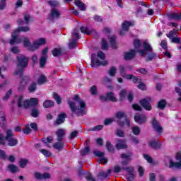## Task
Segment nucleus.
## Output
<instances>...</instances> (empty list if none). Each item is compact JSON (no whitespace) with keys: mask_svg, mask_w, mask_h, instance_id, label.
Segmentation results:
<instances>
[{"mask_svg":"<svg viewBox=\"0 0 181 181\" xmlns=\"http://www.w3.org/2000/svg\"><path fill=\"white\" fill-rule=\"evenodd\" d=\"M66 118H67V115H66V113H61L58 115L55 123L57 125H60V124H63L64 121H66Z\"/></svg>","mask_w":181,"mask_h":181,"instance_id":"nucleus-23","label":"nucleus"},{"mask_svg":"<svg viewBox=\"0 0 181 181\" xmlns=\"http://www.w3.org/2000/svg\"><path fill=\"white\" fill-rule=\"evenodd\" d=\"M53 98L55 100V101L57 102V103L62 104V98H60L59 95L57 93H55V92L53 93Z\"/></svg>","mask_w":181,"mask_h":181,"instance_id":"nucleus-49","label":"nucleus"},{"mask_svg":"<svg viewBox=\"0 0 181 181\" xmlns=\"http://www.w3.org/2000/svg\"><path fill=\"white\" fill-rule=\"evenodd\" d=\"M29 101L30 107H35V105H39V99L37 98H30Z\"/></svg>","mask_w":181,"mask_h":181,"instance_id":"nucleus-42","label":"nucleus"},{"mask_svg":"<svg viewBox=\"0 0 181 181\" xmlns=\"http://www.w3.org/2000/svg\"><path fill=\"white\" fill-rule=\"evenodd\" d=\"M23 132L26 135H29L32 132V129H30V126L29 124H26L25 127L23 129Z\"/></svg>","mask_w":181,"mask_h":181,"instance_id":"nucleus-50","label":"nucleus"},{"mask_svg":"<svg viewBox=\"0 0 181 181\" xmlns=\"http://www.w3.org/2000/svg\"><path fill=\"white\" fill-rule=\"evenodd\" d=\"M30 82V77L28 76H23L21 78V81L18 87V91H20V92L23 91V90L26 88V86H28V84H29Z\"/></svg>","mask_w":181,"mask_h":181,"instance_id":"nucleus-7","label":"nucleus"},{"mask_svg":"<svg viewBox=\"0 0 181 181\" xmlns=\"http://www.w3.org/2000/svg\"><path fill=\"white\" fill-rule=\"evenodd\" d=\"M143 47L144 49L138 50V52L139 54H141V56H146V53L145 52H152V46L148 43L147 40H144L143 42Z\"/></svg>","mask_w":181,"mask_h":181,"instance_id":"nucleus-9","label":"nucleus"},{"mask_svg":"<svg viewBox=\"0 0 181 181\" xmlns=\"http://www.w3.org/2000/svg\"><path fill=\"white\" fill-rule=\"evenodd\" d=\"M88 152H90V147L86 146L83 150L81 151V156H84L86 155H88Z\"/></svg>","mask_w":181,"mask_h":181,"instance_id":"nucleus-58","label":"nucleus"},{"mask_svg":"<svg viewBox=\"0 0 181 181\" xmlns=\"http://www.w3.org/2000/svg\"><path fill=\"white\" fill-rule=\"evenodd\" d=\"M135 178V175L134 173H129L126 175V179L128 181H132Z\"/></svg>","mask_w":181,"mask_h":181,"instance_id":"nucleus-63","label":"nucleus"},{"mask_svg":"<svg viewBox=\"0 0 181 181\" xmlns=\"http://www.w3.org/2000/svg\"><path fill=\"white\" fill-rule=\"evenodd\" d=\"M155 57H156V54H155L154 52H150V54H148V57H147V61L148 62H151V60H153V59H155Z\"/></svg>","mask_w":181,"mask_h":181,"instance_id":"nucleus-64","label":"nucleus"},{"mask_svg":"<svg viewBox=\"0 0 181 181\" xmlns=\"http://www.w3.org/2000/svg\"><path fill=\"white\" fill-rule=\"evenodd\" d=\"M17 104L20 108L21 107H24V108H29L30 107V102L28 100H23V96L22 95L18 97Z\"/></svg>","mask_w":181,"mask_h":181,"instance_id":"nucleus-12","label":"nucleus"},{"mask_svg":"<svg viewBox=\"0 0 181 181\" xmlns=\"http://www.w3.org/2000/svg\"><path fill=\"white\" fill-rule=\"evenodd\" d=\"M7 168L11 173H18L19 172V167L14 164H9Z\"/></svg>","mask_w":181,"mask_h":181,"instance_id":"nucleus-29","label":"nucleus"},{"mask_svg":"<svg viewBox=\"0 0 181 181\" xmlns=\"http://www.w3.org/2000/svg\"><path fill=\"white\" fill-rule=\"evenodd\" d=\"M177 33V30H173V31H170L168 34H167V37H169V39H173L175 36H176V33Z\"/></svg>","mask_w":181,"mask_h":181,"instance_id":"nucleus-53","label":"nucleus"},{"mask_svg":"<svg viewBox=\"0 0 181 181\" xmlns=\"http://www.w3.org/2000/svg\"><path fill=\"white\" fill-rule=\"evenodd\" d=\"M102 49L103 50H108V44L107 43V40H102Z\"/></svg>","mask_w":181,"mask_h":181,"instance_id":"nucleus-56","label":"nucleus"},{"mask_svg":"<svg viewBox=\"0 0 181 181\" xmlns=\"http://www.w3.org/2000/svg\"><path fill=\"white\" fill-rule=\"evenodd\" d=\"M116 148L117 149H127L128 145H127L125 140L119 139L117 141Z\"/></svg>","mask_w":181,"mask_h":181,"instance_id":"nucleus-21","label":"nucleus"},{"mask_svg":"<svg viewBox=\"0 0 181 181\" xmlns=\"http://www.w3.org/2000/svg\"><path fill=\"white\" fill-rule=\"evenodd\" d=\"M95 54H91V64L92 67H95V66H105L107 65V61L100 62V60L95 58Z\"/></svg>","mask_w":181,"mask_h":181,"instance_id":"nucleus-11","label":"nucleus"},{"mask_svg":"<svg viewBox=\"0 0 181 181\" xmlns=\"http://www.w3.org/2000/svg\"><path fill=\"white\" fill-rule=\"evenodd\" d=\"M80 30L81 33H86V35H95V37L98 36V34H97V31H95V30H89V28L87 27L82 26L80 28Z\"/></svg>","mask_w":181,"mask_h":181,"instance_id":"nucleus-15","label":"nucleus"},{"mask_svg":"<svg viewBox=\"0 0 181 181\" xmlns=\"http://www.w3.org/2000/svg\"><path fill=\"white\" fill-rule=\"evenodd\" d=\"M81 37L80 35H78V29L75 28L74 30V32L72 33V39H76V40H78Z\"/></svg>","mask_w":181,"mask_h":181,"instance_id":"nucleus-41","label":"nucleus"},{"mask_svg":"<svg viewBox=\"0 0 181 181\" xmlns=\"http://www.w3.org/2000/svg\"><path fill=\"white\" fill-rule=\"evenodd\" d=\"M116 74H117V68H115V66L110 67L108 71L109 76H110V77H114L115 76Z\"/></svg>","mask_w":181,"mask_h":181,"instance_id":"nucleus-44","label":"nucleus"},{"mask_svg":"<svg viewBox=\"0 0 181 181\" xmlns=\"http://www.w3.org/2000/svg\"><path fill=\"white\" fill-rule=\"evenodd\" d=\"M125 95H127V90L122 89L119 92L120 101H123L125 99Z\"/></svg>","mask_w":181,"mask_h":181,"instance_id":"nucleus-47","label":"nucleus"},{"mask_svg":"<svg viewBox=\"0 0 181 181\" xmlns=\"http://www.w3.org/2000/svg\"><path fill=\"white\" fill-rule=\"evenodd\" d=\"M134 57H135V50L134 49H132L124 54L125 60H131V59H134Z\"/></svg>","mask_w":181,"mask_h":181,"instance_id":"nucleus-28","label":"nucleus"},{"mask_svg":"<svg viewBox=\"0 0 181 181\" xmlns=\"http://www.w3.org/2000/svg\"><path fill=\"white\" fill-rule=\"evenodd\" d=\"M75 5H76V6H78V8H79V9H81V11H86V4L83 2H81V1L76 0Z\"/></svg>","mask_w":181,"mask_h":181,"instance_id":"nucleus-34","label":"nucleus"},{"mask_svg":"<svg viewBox=\"0 0 181 181\" xmlns=\"http://www.w3.org/2000/svg\"><path fill=\"white\" fill-rule=\"evenodd\" d=\"M20 39H22L21 42H23L24 47H28V50H30V47H32V43L30 42V39L28 37H23Z\"/></svg>","mask_w":181,"mask_h":181,"instance_id":"nucleus-26","label":"nucleus"},{"mask_svg":"<svg viewBox=\"0 0 181 181\" xmlns=\"http://www.w3.org/2000/svg\"><path fill=\"white\" fill-rule=\"evenodd\" d=\"M60 15H62V11L57 10L56 8H52L50 11V18L51 19H59Z\"/></svg>","mask_w":181,"mask_h":181,"instance_id":"nucleus-16","label":"nucleus"},{"mask_svg":"<svg viewBox=\"0 0 181 181\" xmlns=\"http://www.w3.org/2000/svg\"><path fill=\"white\" fill-rule=\"evenodd\" d=\"M0 159L3 160H6L8 159V156H6V153H5V151L0 150Z\"/></svg>","mask_w":181,"mask_h":181,"instance_id":"nucleus-60","label":"nucleus"},{"mask_svg":"<svg viewBox=\"0 0 181 181\" xmlns=\"http://www.w3.org/2000/svg\"><path fill=\"white\" fill-rule=\"evenodd\" d=\"M29 65V57L23 54L17 56V69L14 72V76H19L22 77L23 76V71Z\"/></svg>","mask_w":181,"mask_h":181,"instance_id":"nucleus-2","label":"nucleus"},{"mask_svg":"<svg viewBox=\"0 0 181 181\" xmlns=\"http://www.w3.org/2000/svg\"><path fill=\"white\" fill-rule=\"evenodd\" d=\"M107 100H110V101H113L114 103L117 102V98H115V95L112 92L107 93Z\"/></svg>","mask_w":181,"mask_h":181,"instance_id":"nucleus-40","label":"nucleus"},{"mask_svg":"<svg viewBox=\"0 0 181 181\" xmlns=\"http://www.w3.org/2000/svg\"><path fill=\"white\" fill-rule=\"evenodd\" d=\"M35 179H38L40 180H42L44 179H50V174L48 173H45L44 174H40V173H35Z\"/></svg>","mask_w":181,"mask_h":181,"instance_id":"nucleus-22","label":"nucleus"},{"mask_svg":"<svg viewBox=\"0 0 181 181\" xmlns=\"http://www.w3.org/2000/svg\"><path fill=\"white\" fill-rule=\"evenodd\" d=\"M55 134L57 135V141H63V137L66 136V130L64 129H59Z\"/></svg>","mask_w":181,"mask_h":181,"instance_id":"nucleus-19","label":"nucleus"},{"mask_svg":"<svg viewBox=\"0 0 181 181\" xmlns=\"http://www.w3.org/2000/svg\"><path fill=\"white\" fill-rule=\"evenodd\" d=\"M47 83V77L45 75H40L37 79V84L42 86V84H45Z\"/></svg>","mask_w":181,"mask_h":181,"instance_id":"nucleus-30","label":"nucleus"},{"mask_svg":"<svg viewBox=\"0 0 181 181\" xmlns=\"http://www.w3.org/2000/svg\"><path fill=\"white\" fill-rule=\"evenodd\" d=\"M77 135H78V132L74 131L69 134V139H71V140L74 139V138H76V136H77Z\"/></svg>","mask_w":181,"mask_h":181,"instance_id":"nucleus-62","label":"nucleus"},{"mask_svg":"<svg viewBox=\"0 0 181 181\" xmlns=\"http://www.w3.org/2000/svg\"><path fill=\"white\" fill-rule=\"evenodd\" d=\"M175 158L178 160L177 163L175 162L172 157H168L166 158V165L170 168V169H181V153H177Z\"/></svg>","mask_w":181,"mask_h":181,"instance_id":"nucleus-4","label":"nucleus"},{"mask_svg":"<svg viewBox=\"0 0 181 181\" xmlns=\"http://www.w3.org/2000/svg\"><path fill=\"white\" fill-rule=\"evenodd\" d=\"M111 170H107V173L101 171L97 175V177L98 179H107V177L111 175Z\"/></svg>","mask_w":181,"mask_h":181,"instance_id":"nucleus-27","label":"nucleus"},{"mask_svg":"<svg viewBox=\"0 0 181 181\" xmlns=\"http://www.w3.org/2000/svg\"><path fill=\"white\" fill-rule=\"evenodd\" d=\"M40 151L42 155H45L47 158H49V156H52V153L50 151L46 150V149H40Z\"/></svg>","mask_w":181,"mask_h":181,"instance_id":"nucleus-57","label":"nucleus"},{"mask_svg":"<svg viewBox=\"0 0 181 181\" xmlns=\"http://www.w3.org/2000/svg\"><path fill=\"white\" fill-rule=\"evenodd\" d=\"M46 60H47V58L45 57H42L40 59V67H45V64H46Z\"/></svg>","mask_w":181,"mask_h":181,"instance_id":"nucleus-59","label":"nucleus"},{"mask_svg":"<svg viewBox=\"0 0 181 181\" xmlns=\"http://www.w3.org/2000/svg\"><path fill=\"white\" fill-rule=\"evenodd\" d=\"M30 28L29 26H21L13 33H11V39L10 40V45H14L15 43H22V38H18L20 32H29Z\"/></svg>","mask_w":181,"mask_h":181,"instance_id":"nucleus-3","label":"nucleus"},{"mask_svg":"<svg viewBox=\"0 0 181 181\" xmlns=\"http://www.w3.org/2000/svg\"><path fill=\"white\" fill-rule=\"evenodd\" d=\"M76 45H77V40L72 38V40L69 41V49H74V47H76Z\"/></svg>","mask_w":181,"mask_h":181,"instance_id":"nucleus-48","label":"nucleus"},{"mask_svg":"<svg viewBox=\"0 0 181 181\" xmlns=\"http://www.w3.org/2000/svg\"><path fill=\"white\" fill-rule=\"evenodd\" d=\"M48 4L50 5V6H52V8H57V6H59V3L56 0H51L48 1Z\"/></svg>","mask_w":181,"mask_h":181,"instance_id":"nucleus-46","label":"nucleus"},{"mask_svg":"<svg viewBox=\"0 0 181 181\" xmlns=\"http://www.w3.org/2000/svg\"><path fill=\"white\" fill-rule=\"evenodd\" d=\"M158 107L160 108V110H163L165 107H166V100H161L160 102H158Z\"/></svg>","mask_w":181,"mask_h":181,"instance_id":"nucleus-51","label":"nucleus"},{"mask_svg":"<svg viewBox=\"0 0 181 181\" xmlns=\"http://www.w3.org/2000/svg\"><path fill=\"white\" fill-rule=\"evenodd\" d=\"M152 127L153 128V129H155V131H156V132H158L159 134L162 133L163 131V128L160 126V124H159V122H158V120L153 119L152 121Z\"/></svg>","mask_w":181,"mask_h":181,"instance_id":"nucleus-18","label":"nucleus"},{"mask_svg":"<svg viewBox=\"0 0 181 181\" xmlns=\"http://www.w3.org/2000/svg\"><path fill=\"white\" fill-rule=\"evenodd\" d=\"M54 149H57V151H63L64 149V142L63 141H57L53 144Z\"/></svg>","mask_w":181,"mask_h":181,"instance_id":"nucleus-25","label":"nucleus"},{"mask_svg":"<svg viewBox=\"0 0 181 181\" xmlns=\"http://www.w3.org/2000/svg\"><path fill=\"white\" fill-rule=\"evenodd\" d=\"M106 148L109 152H114V146L110 141L106 142Z\"/></svg>","mask_w":181,"mask_h":181,"instance_id":"nucleus-54","label":"nucleus"},{"mask_svg":"<svg viewBox=\"0 0 181 181\" xmlns=\"http://www.w3.org/2000/svg\"><path fill=\"white\" fill-rule=\"evenodd\" d=\"M28 163H29V160H28L26 158H21L18 162L20 168H26V165H28Z\"/></svg>","mask_w":181,"mask_h":181,"instance_id":"nucleus-37","label":"nucleus"},{"mask_svg":"<svg viewBox=\"0 0 181 181\" xmlns=\"http://www.w3.org/2000/svg\"><path fill=\"white\" fill-rule=\"evenodd\" d=\"M52 53L54 57H59V56H62V49L55 48L52 51Z\"/></svg>","mask_w":181,"mask_h":181,"instance_id":"nucleus-39","label":"nucleus"},{"mask_svg":"<svg viewBox=\"0 0 181 181\" xmlns=\"http://www.w3.org/2000/svg\"><path fill=\"white\" fill-rule=\"evenodd\" d=\"M134 120L137 124H145L146 122V116L144 115H134Z\"/></svg>","mask_w":181,"mask_h":181,"instance_id":"nucleus-17","label":"nucleus"},{"mask_svg":"<svg viewBox=\"0 0 181 181\" xmlns=\"http://www.w3.org/2000/svg\"><path fill=\"white\" fill-rule=\"evenodd\" d=\"M6 139L8 146H16V145H18V139L13 138V132L12 130H7Z\"/></svg>","mask_w":181,"mask_h":181,"instance_id":"nucleus-6","label":"nucleus"},{"mask_svg":"<svg viewBox=\"0 0 181 181\" xmlns=\"http://www.w3.org/2000/svg\"><path fill=\"white\" fill-rule=\"evenodd\" d=\"M43 45H46V40L45 38H40L35 41L33 45L30 47V52H35V50H37L40 46H43Z\"/></svg>","mask_w":181,"mask_h":181,"instance_id":"nucleus-8","label":"nucleus"},{"mask_svg":"<svg viewBox=\"0 0 181 181\" xmlns=\"http://www.w3.org/2000/svg\"><path fill=\"white\" fill-rule=\"evenodd\" d=\"M148 145L150 148H152V149H160L162 147V144H160V141L156 140L150 141Z\"/></svg>","mask_w":181,"mask_h":181,"instance_id":"nucleus-20","label":"nucleus"},{"mask_svg":"<svg viewBox=\"0 0 181 181\" xmlns=\"http://www.w3.org/2000/svg\"><path fill=\"white\" fill-rule=\"evenodd\" d=\"M24 21L22 19L17 20L18 25L21 26L23 25H28L29 22H30V21H33V19H32V16L30 15L27 14L24 16Z\"/></svg>","mask_w":181,"mask_h":181,"instance_id":"nucleus-14","label":"nucleus"},{"mask_svg":"<svg viewBox=\"0 0 181 181\" xmlns=\"http://www.w3.org/2000/svg\"><path fill=\"white\" fill-rule=\"evenodd\" d=\"M132 25H133L132 23H131L129 21H124L122 24V28L123 30L128 32V30L129 29V26H132Z\"/></svg>","mask_w":181,"mask_h":181,"instance_id":"nucleus-35","label":"nucleus"},{"mask_svg":"<svg viewBox=\"0 0 181 181\" xmlns=\"http://www.w3.org/2000/svg\"><path fill=\"white\" fill-rule=\"evenodd\" d=\"M73 100L77 102L78 107L76 105V102L68 100V105L72 112L71 115L74 114H76L77 117H83V115H86V114H87V105H86V102L81 100L78 95H74Z\"/></svg>","mask_w":181,"mask_h":181,"instance_id":"nucleus-1","label":"nucleus"},{"mask_svg":"<svg viewBox=\"0 0 181 181\" xmlns=\"http://www.w3.org/2000/svg\"><path fill=\"white\" fill-rule=\"evenodd\" d=\"M151 98L148 97L141 100H140V104L144 110L146 111H151L152 110V105H151Z\"/></svg>","mask_w":181,"mask_h":181,"instance_id":"nucleus-10","label":"nucleus"},{"mask_svg":"<svg viewBox=\"0 0 181 181\" xmlns=\"http://www.w3.org/2000/svg\"><path fill=\"white\" fill-rule=\"evenodd\" d=\"M132 156V152H129L127 154V153L122 154L121 158L123 160L121 161V164L123 166H127V165H128V163H129Z\"/></svg>","mask_w":181,"mask_h":181,"instance_id":"nucleus-13","label":"nucleus"},{"mask_svg":"<svg viewBox=\"0 0 181 181\" xmlns=\"http://www.w3.org/2000/svg\"><path fill=\"white\" fill-rule=\"evenodd\" d=\"M134 135H139L141 134V129L138 127H134L132 128Z\"/></svg>","mask_w":181,"mask_h":181,"instance_id":"nucleus-55","label":"nucleus"},{"mask_svg":"<svg viewBox=\"0 0 181 181\" xmlns=\"http://www.w3.org/2000/svg\"><path fill=\"white\" fill-rule=\"evenodd\" d=\"M115 39H117L115 35H112L109 38L112 49H117V42H115Z\"/></svg>","mask_w":181,"mask_h":181,"instance_id":"nucleus-32","label":"nucleus"},{"mask_svg":"<svg viewBox=\"0 0 181 181\" xmlns=\"http://www.w3.org/2000/svg\"><path fill=\"white\" fill-rule=\"evenodd\" d=\"M115 134V136H119V138H124V136H125V133L121 129H118L117 130H116Z\"/></svg>","mask_w":181,"mask_h":181,"instance_id":"nucleus-43","label":"nucleus"},{"mask_svg":"<svg viewBox=\"0 0 181 181\" xmlns=\"http://www.w3.org/2000/svg\"><path fill=\"white\" fill-rule=\"evenodd\" d=\"M54 102L50 100H47L43 103L44 108H52V107H54Z\"/></svg>","mask_w":181,"mask_h":181,"instance_id":"nucleus-33","label":"nucleus"},{"mask_svg":"<svg viewBox=\"0 0 181 181\" xmlns=\"http://www.w3.org/2000/svg\"><path fill=\"white\" fill-rule=\"evenodd\" d=\"M116 118L117 119V122L119 127H124L125 124H127V127H129V119L123 112H118L116 114Z\"/></svg>","mask_w":181,"mask_h":181,"instance_id":"nucleus-5","label":"nucleus"},{"mask_svg":"<svg viewBox=\"0 0 181 181\" xmlns=\"http://www.w3.org/2000/svg\"><path fill=\"white\" fill-rule=\"evenodd\" d=\"M168 19L172 21V19H180V16L177 15V13H170L168 15Z\"/></svg>","mask_w":181,"mask_h":181,"instance_id":"nucleus-52","label":"nucleus"},{"mask_svg":"<svg viewBox=\"0 0 181 181\" xmlns=\"http://www.w3.org/2000/svg\"><path fill=\"white\" fill-rule=\"evenodd\" d=\"M119 71L122 77H124V78H127V80H132V77H134V75L132 74H125V68L124 66H120L119 67Z\"/></svg>","mask_w":181,"mask_h":181,"instance_id":"nucleus-24","label":"nucleus"},{"mask_svg":"<svg viewBox=\"0 0 181 181\" xmlns=\"http://www.w3.org/2000/svg\"><path fill=\"white\" fill-rule=\"evenodd\" d=\"M6 141V136L4 137L3 134H0V145H5Z\"/></svg>","mask_w":181,"mask_h":181,"instance_id":"nucleus-61","label":"nucleus"},{"mask_svg":"<svg viewBox=\"0 0 181 181\" xmlns=\"http://www.w3.org/2000/svg\"><path fill=\"white\" fill-rule=\"evenodd\" d=\"M39 114H40V110H39V109H33L31 111V115L33 118H37Z\"/></svg>","mask_w":181,"mask_h":181,"instance_id":"nucleus-45","label":"nucleus"},{"mask_svg":"<svg viewBox=\"0 0 181 181\" xmlns=\"http://www.w3.org/2000/svg\"><path fill=\"white\" fill-rule=\"evenodd\" d=\"M42 142H44V144L45 146L50 148V146H49V144H52V142H53V137L48 136L47 139H42Z\"/></svg>","mask_w":181,"mask_h":181,"instance_id":"nucleus-36","label":"nucleus"},{"mask_svg":"<svg viewBox=\"0 0 181 181\" xmlns=\"http://www.w3.org/2000/svg\"><path fill=\"white\" fill-rule=\"evenodd\" d=\"M37 90V83L32 82L28 86V93H35Z\"/></svg>","mask_w":181,"mask_h":181,"instance_id":"nucleus-31","label":"nucleus"},{"mask_svg":"<svg viewBox=\"0 0 181 181\" xmlns=\"http://www.w3.org/2000/svg\"><path fill=\"white\" fill-rule=\"evenodd\" d=\"M5 124H6L5 113H4V112H0V125L1 127H4Z\"/></svg>","mask_w":181,"mask_h":181,"instance_id":"nucleus-38","label":"nucleus"}]
</instances>
